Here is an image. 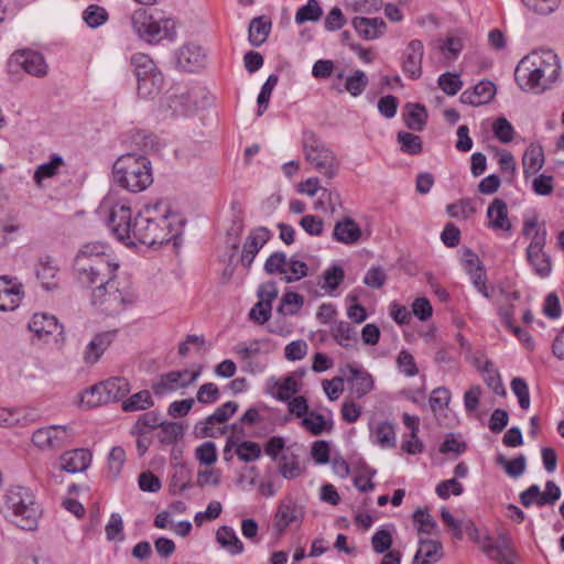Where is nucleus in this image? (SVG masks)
Here are the masks:
<instances>
[{
  "label": "nucleus",
  "mask_w": 564,
  "mask_h": 564,
  "mask_svg": "<svg viewBox=\"0 0 564 564\" xmlns=\"http://www.w3.org/2000/svg\"><path fill=\"white\" fill-rule=\"evenodd\" d=\"M119 262L111 248L100 241L87 242L80 247L74 261L73 271L77 283L91 290L94 305L106 302L107 296L122 300L116 283Z\"/></svg>",
  "instance_id": "f257e3e1"
},
{
  "label": "nucleus",
  "mask_w": 564,
  "mask_h": 564,
  "mask_svg": "<svg viewBox=\"0 0 564 564\" xmlns=\"http://www.w3.org/2000/svg\"><path fill=\"white\" fill-rule=\"evenodd\" d=\"M561 74V63L552 50H536L517 65L514 77L525 91L544 93L553 87Z\"/></svg>",
  "instance_id": "f03ea898"
},
{
  "label": "nucleus",
  "mask_w": 564,
  "mask_h": 564,
  "mask_svg": "<svg viewBox=\"0 0 564 564\" xmlns=\"http://www.w3.org/2000/svg\"><path fill=\"white\" fill-rule=\"evenodd\" d=\"M181 224L178 215L170 209L166 202L159 200L154 205H145L134 216L135 245L153 246L169 242L177 235L174 224Z\"/></svg>",
  "instance_id": "7ed1b4c3"
},
{
  "label": "nucleus",
  "mask_w": 564,
  "mask_h": 564,
  "mask_svg": "<svg viewBox=\"0 0 564 564\" xmlns=\"http://www.w3.org/2000/svg\"><path fill=\"white\" fill-rule=\"evenodd\" d=\"M1 512L23 530H34L42 513L33 491L24 486H10L2 496Z\"/></svg>",
  "instance_id": "20e7f679"
},
{
  "label": "nucleus",
  "mask_w": 564,
  "mask_h": 564,
  "mask_svg": "<svg viewBox=\"0 0 564 564\" xmlns=\"http://www.w3.org/2000/svg\"><path fill=\"white\" fill-rule=\"evenodd\" d=\"M112 175L117 185L132 193L142 192L153 183L150 160L135 153L121 155L113 164Z\"/></svg>",
  "instance_id": "39448f33"
},
{
  "label": "nucleus",
  "mask_w": 564,
  "mask_h": 564,
  "mask_svg": "<svg viewBox=\"0 0 564 564\" xmlns=\"http://www.w3.org/2000/svg\"><path fill=\"white\" fill-rule=\"evenodd\" d=\"M130 22L134 33L151 44L164 39L173 40L176 36L175 22L172 19L155 20L144 8L133 11Z\"/></svg>",
  "instance_id": "423d86ee"
},
{
  "label": "nucleus",
  "mask_w": 564,
  "mask_h": 564,
  "mask_svg": "<svg viewBox=\"0 0 564 564\" xmlns=\"http://www.w3.org/2000/svg\"><path fill=\"white\" fill-rule=\"evenodd\" d=\"M303 151L306 161L322 175L333 178L339 163L336 155L312 131L303 133Z\"/></svg>",
  "instance_id": "0eeeda50"
},
{
  "label": "nucleus",
  "mask_w": 564,
  "mask_h": 564,
  "mask_svg": "<svg viewBox=\"0 0 564 564\" xmlns=\"http://www.w3.org/2000/svg\"><path fill=\"white\" fill-rule=\"evenodd\" d=\"M129 391L130 384L127 379L113 377L86 390L82 394V403L87 408H96L100 404L119 401Z\"/></svg>",
  "instance_id": "6e6552de"
},
{
  "label": "nucleus",
  "mask_w": 564,
  "mask_h": 564,
  "mask_svg": "<svg viewBox=\"0 0 564 564\" xmlns=\"http://www.w3.org/2000/svg\"><path fill=\"white\" fill-rule=\"evenodd\" d=\"M108 227L113 236L127 246H135V226L132 210L124 204H115L108 217Z\"/></svg>",
  "instance_id": "1a4fd4ad"
},
{
  "label": "nucleus",
  "mask_w": 564,
  "mask_h": 564,
  "mask_svg": "<svg viewBox=\"0 0 564 564\" xmlns=\"http://www.w3.org/2000/svg\"><path fill=\"white\" fill-rule=\"evenodd\" d=\"M202 373V369L189 371L173 370L163 373L159 377L158 381L152 384V390L155 395H164L174 392L178 389H185L196 382Z\"/></svg>",
  "instance_id": "9d476101"
},
{
  "label": "nucleus",
  "mask_w": 564,
  "mask_h": 564,
  "mask_svg": "<svg viewBox=\"0 0 564 564\" xmlns=\"http://www.w3.org/2000/svg\"><path fill=\"white\" fill-rule=\"evenodd\" d=\"M305 517V509L292 499L281 501L278 506L273 519V530L278 536H281L288 528L295 525L299 528Z\"/></svg>",
  "instance_id": "9b49d317"
},
{
  "label": "nucleus",
  "mask_w": 564,
  "mask_h": 564,
  "mask_svg": "<svg viewBox=\"0 0 564 564\" xmlns=\"http://www.w3.org/2000/svg\"><path fill=\"white\" fill-rule=\"evenodd\" d=\"M441 519L442 521L451 529L453 535L457 540H462L464 536V531L467 533V535L473 539L476 543H478L481 547V550L490 556V553L492 551L494 544L492 540L489 536H485L484 541L478 535V529L474 525L473 522L463 523L459 520H456L452 513L446 509L443 508L441 510Z\"/></svg>",
  "instance_id": "f8f14e48"
},
{
  "label": "nucleus",
  "mask_w": 564,
  "mask_h": 564,
  "mask_svg": "<svg viewBox=\"0 0 564 564\" xmlns=\"http://www.w3.org/2000/svg\"><path fill=\"white\" fill-rule=\"evenodd\" d=\"M460 262L477 291L486 299H489L490 294L486 285V270L479 257L471 249L464 248L462 250Z\"/></svg>",
  "instance_id": "ddd939ff"
},
{
  "label": "nucleus",
  "mask_w": 564,
  "mask_h": 564,
  "mask_svg": "<svg viewBox=\"0 0 564 564\" xmlns=\"http://www.w3.org/2000/svg\"><path fill=\"white\" fill-rule=\"evenodd\" d=\"M561 497L560 487L552 480L545 485V491H541L538 485L530 486L520 494V502L523 507L529 508L532 505L543 507L554 505Z\"/></svg>",
  "instance_id": "4468645a"
},
{
  "label": "nucleus",
  "mask_w": 564,
  "mask_h": 564,
  "mask_svg": "<svg viewBox=\"0 0 564 564\" xmlns=\"http://www.w3.org/2000/svg\"><path fill=\"white\" fill-rule=\"evenodd\" d=\"M272 234L263 226L250 230L242 248L241 264L249 269L253 260L263 246L270 240Z\"/></svg>",
  "instance_id": "2eb2a0df"
},
{
  "label": "nucleus",
  "mask_w": 564,
  "mask_h": 564,
  "mask_svg": "<svg viewBox=\"0 0 564 564\" xmlns=\"http://www.w3.org/2000/svg\"><path fill=\"white\" fill-rule=\"evenodd\" d=\"M424 55V46L422 41L412 40L408 44L402 62L403 73L412 78L416 79L422 75V59Z\"/></svg>",
  "instance_id": "dca6fc26"
},
{
  "label": "nucleus",
  "mask_w": 564,
  "mask_h": 564,
  "mask_svg": "<svg viewBox=\"0 0 564 564\" xmlns=\"http://www.w3.org/2000/svg\"><path fill=\"white\" fill-rule=\"evenodd\" d=\"M22 295V284L17 279H10L7 275L0 276V311L15 310Z\"/></svg>",
  "instance_id": "f3484780"
},
{
  "label": "nucleus",
  "mask_w": 564,
  "mask_h": 564,
  "mask_svg": "<svg viewBox=\"0 0 564 564\" xmlns=\"http://www.w3.org/2000/svg\"><path fill=\"white\" fill-rule=\"evenodd\" d=\"M522 235L530 239L527 253L544 251L546 243V228L540 224L536 216L528 217L523 221Z\"/></svg>",
  "instance_id": "a211bd4d"
},
{
  "label": "nucleus",
  "mask_w": 564,
  "mask_h": 564,
  "mask_svg": "<svg viewBox=\"0 0 564 564\" xmlns=\"http://www.w3.org/2000/svg\"><path fill=\"white\" fill-rule=\"evenodd\" d=\"M61 469L76 474L85 471L91 463V453L86 448L66 451L59 456Z\"/></svg>",
  "instance_id": "6ab92c4d"
},
{
  "label": "nucleus",
  "mask_w": 564,
  "mask_h": 564,
  "mask_svg": "<svg viewBox=\"0 0 564 564\" xmlns=\"http://www.w3.org/2000/svg\"><path fill=\"white\" fill-rule=\"evenodd\" d=\"M352 28L366 41L381 37L387 31V24L381 18L355 17Z\"/></svg>",
  "instance_id": "aec40b11"
},
{
  "label": "nucleus",
  "mask_w": 564,
  "mask_h": 564,
  "mask_svg": "<svg viewBox=\"0 0 564 564\" xmlns=\"http://www.w3.org/2000/svg\"><path fill=\"white\" fill-rule=\"evenodd\" d=\"M346 380L351 386V391L357 398H362L373 389L372 376L361 367L348 365Z\"/></svg>",
  "instance_id": "412c9836"
},
{
  "label": "nucleus",
  "mask_w": 564,
  "mask_h": 564,
  "mask_svg": "<svg viewBox=\"0 0 564 564\" xmlns=\"http://www.w3.org/2000/svg\"><path fill=\"white\" fill-rule=\"evenodd\" d=\"M28 328L40 339L55 333H62V325L53 315L35 313L28 324Z\"/></svg>",
  "instance_id": "4be33fe9"
},
{
  "label": "nucleus",
  "mask_w": 564,
  "mask_h": 564,
  "mask_svg": "<svg viewBox=\"0 0 564 564\" xmlns=\"http://www.w3.org/2000/svg\"><path fill=\"white\" fill-rule=\"evenodd\" d=\"M205 54L200 46L196 44H186L182 46L177 54V65L185 72L193 73L203 66Z\"/></svg>",
  "instance_id": "5701e85b"
},
{
  "label": "nucleus",
  "mask_w": 564,
  "mask_h": 564,
  "mask_svg": "<svg viewBox=\"0 0 564 564\" xmlns=\"http://www.w3.org/2000/svg\"><path fill=\"white\" fill-rule=\"evenodd\" d=\"M18 63L30 75L43 77L47 73V65L43 55L34 51H23L15 55Z\"/></svg>",
  "instance_id": "b1692460"
},
{
  "label": "nucleus",
  "mask_w": 564,
  "mask_h": 564,
  "mask_svg": "<svg viewBox=\"0 0 564 564\" xmlns=\"http://www.w3.org/2000/svg\"><path fill=\"white\" fill-rule=\"evenodd\" d=\"M443 546L440 541L420 540L419 549L412 564H433L443 557Z\"/></svg>",
  "instance_id": "393cba45"
},
{
  "label": "nucleus",
  "mask_w": 564,
  "mask_h": 564,
  "mask_svg": "<svg viewBox=\"0 0 564 564\" xmlns=\"http://www.w3.org/2000/svg\"><path fill=\"white\" fill-rule=\"evenodd\" d=\"M494 99V83L482 80L475 85L473 90H465L460 95V101L471 106H480Z\"/></svg>",
  "instance_id": "a878e982"
},
{
  "label": "nucleus",
  "mask_w": 564,
  "mask_h": 564,
  "mask_svg": "<svg viewBox=\"0 0 564 564\" xmlns=\"http://www.w3.org/2000/svg\"><path fill=\"white\" fill-rule=\"evenodd\" d=\"M238 410V403L235 401H228L223 405L218 406L215 412L205 419V426L202 427L200 436L207 437L213 436L212 427L216 423L227 422Z\"/></svg>",
  "instance_id": "bb28decb"
},
{
  "label": "nucleus",
  "mask_w": 564,
  "mask_h": 564,
  "mask_svg": "<svg viewBox=\"0 0 564 564\" xmlns=\"http://www.w3.org/2000/svg\"><path fill=\"white\" fill-rule=\"evenodd\" d=\"M116 330H110L96 335L86 347L84 360L87 364L97 362L100 356L107 349V347L112 343L113 338L116 337Z\"/></svg>",
  "instance_id": "cd10ccee"
},
{
  "label": "nucleus",
  "mask_w": 564,
  "mask_h": 564,
  "mask_svg": "<svg viewBox=\"0 0 564 564\" xmlns=\"http://www.w3.org/2000/svg\"><path fill=\"white\" fill-rule=\"evenodd\" d=\"M333 237L339 242L354 245L360 239L361 229L354 219L345 218L336 223Z\"/></svg>",
  "instance_id": "c85d7f7f"
},
{
  "label": "nucleus",
  "mask_w": 564,
  "mask_h": 564,
  "mask_svg": "<svg viewBox=\"0 0 564 564\" xmlns=\"http://www.w3.org/2000/svg\"><path fill=\"white\" fill-rule=\"evenodd\" d=\"M496 562L498 564H522L507 533H499L496 538Z\"/></svg>",
  "instance_id": "c756f323"
},
{
  "label": "nucleus",
  "mask_w": 564,
  "mask_h": 564,
  "mask_svg": "<svg viewBox=\"0 0 564 564\" xmlns=\"http://www.w3.org/2000/svg\"><path fill=\"white\" fill-rule=\"evenodd\" d=\"M330 334L335 341L346 349L355 347L358 341L355 327L345 321L335 322L330 327Z\"/></svg>",
  "instance_id": "7c9ffc66"
},
{
  "label": "nucleus",
  "mask_w": 564,
  "mask_h": 564,
  "mask_svg": "<svg viewBox=\"0 0 564 564\" xmlns=\"http://www.w3.org/2000/svg\"><path fill=\"white\" fill-rule=\"evenodd\" d=\"M270 340L252 339L245 343H239L235 346L234 350L240 360L256 359L262 352H269Z\"/></svg>",
  "instance_id": "2f4dec72"
},
{
  "label": "nucleus",
  "mask_w": 564,
  "mask_h": 564,
  "mask_svg": "<svg viewBox=\"0 0 564 564\" xmlns=\"http://www.w3.org/2000/svg\"><path fill=\"white\" fill-rule=\"evenodd\" d=\"M405 126L413 131H422L427 121L426 108L421 104H406L403 113Z\"/></svg>",
  "instance_id": "473e14b6"
},
{
  "label": "nucleus",
  "mask_w": 564,
  "mask_h": 564,
  "mask_svg": "<svg viewBox=\"0 0 564 564\" xmlns=\"http://www.w3.org/2000/svg\"><path fill=\"white\" fill-rule=\"evenodd\" d=\"M216 540L231 555H238L243 552V544L231 527H220L216 532Z\"/></svg>",
  "instance_id": "72a5a7b5"
},
{
  "label": "nucleus",
  "mask_w": 564,
  "mask_h": 564,
  "mask_svg": "<svg viewBox=\"0 0 564 564\" xmlns=\"http://www.w3.org/2000/svg\"><path fill=\"white\" fill-rule=\"evenodd\" d=\"M137 83L138 95L142 98L151 99L161 93L164 84V78L161 73L139 78L137 79Z\"/></svg>",
  "instance_id": "f704fd0d"
},
{
  "label": "nucleus",
  "mask_w": 564,
  "mask_h": 564,
  "mask_svg": "<svg viewBox=\"0 0 564 564\" xmlns=\"http://www.w3.org/2000/svg\"><path fill=\"white\" fill-rule=\"evenodd\" d=\"M499 314H500L502 324L510 332H512L525 345L527 348L532 349L534 346V343H533V339L530 336V334L527 330H524L513 324V321H512L513 306L509 305L506 307H501Z\"/></svg>",
  "instance_id": "c9c22d12"
},
{
  "label": "nucleus",
  "mask_w": 564,
  "mask_h": 564,
  "mask_svg": "<svg viewBox=\"0 0 564 564\" xmlns=\"http://www.w3.org/2000/svg\"><path fill=\"white\" fill-rule=\"evenodd\" d=\"M131 65L137 77L143 78L154 74H161V70L155 65L154 61L144 53H135L131 57Z\"/></svg>",
  "instance_id": "e433bc0d"
},
{
  "label": "nucleus",
  "mask_w": 564,
  "mask_h": 564,
  "mask_svg": "<svg viewBox=\"0 0 564 564\" xmlns=\"http://www.w3.org/2000/svg\"><path fill=\"white\" fill-rule=\"evenodd\" d=\"M271 30V21L264 17L251 20L249 25V41L252 46H260L268 37Z\"/></svg>",
  "instance_id": "4c0bfd02"
},
{
  "label": "nucleus",
  "mask_w": 564,
  "mask_h": 564,
  "mask_svg": "<svg viewBox=\"0 0 564 564\" xmlns=\"http://www.w3.org/2000/svg\"><path fill=\"white\" fill-rule=\"evenodd\" d=\"M303 305L304 297L296 292L289 291L282 295L276 313L282 316H293L300 312Z\"/></svg>",
  "instance_id": "58836bf2"
},
{
  "label": "nucleus",
  "mask_w": 564,
  "mask_h": 564,
  "mask_svg": "<svg viewBox=\"0 0 564 564\" xmlns=\"http://www.w3.org/2000/svg\"><path fill=\"white\" fill-rule=\"evenodd\" d=\"M57 271V267L50 259L40 261L36 265V278L45 290L51 291L57 286L55 281Z\"/></svg>",
  "instance_id": "ea45409f"
},
{
  "label": "nucleus",
  "mask_w": 564,
  "mask_h": 564,
  "mask_svg": "<svg viewBox=\"0 0 564 564\" xmlns=\"http://www.w3.org/2000/svg\"><path fill=\"white\" fill-rule=\"evenodd\" d=\"M543 163L544 155L542 149L535 145H530L522 158L524 174L536 173L543 166Z\"/></svg>",
  "instance_id": "a19ab883"
},
{
  "label": "nucleus",
  "mask_w": 564,
  "mask_h": 564,
  "mask_svg": "<svg viewBox=\"0 0 564 564\" xmlns=\"http://www.w3.org/2000/svg\"><path fill=\"white\" fill-rule=\"evenodd\" d=\"M323 15V9L317 0H308L306 4L297 9L295 22L303 24L305 22H317Z\"/></svg>",
  "instance_id": "79ce46f5"
},
{
  "label": "nucleus",
  "mask_w": 564,
  "mask_h": 564,
  "mask_svg": "<svg viewBox=\"0 0 564 564\" xmlns=\"http://www.w3.org/2000/svg\"><path fill=\"white\" fill-rule=\"evenodd\" d=\"M162 423L156 412H147L139 416L137 422L132 425L130 433L148 434L150 431L160 427Z\"/></svg>",
  "instance_id": "37998d69"
},
{
  "label": "nucleus",
  "mask_w": 564,
  "mask_h": 564,
  "mask_svg": "<svg viewBox=\"0 0 564 564\" xmlns=\"http://www.w3.org/2000/svg\"><path fill=\"white\" fill-rule=\"evenodd\" d=\"M63 163L64 161L62 156L54 155L50 162L39 165L33 175L35 184L41 186L45 178H50L56 175Z\"/></svg>",
  "instance_id": "c03bdc74"
},
{
  "label": "nucleus",
  "mask_w": 564,
  "mask_h": 564,
  "mask_svg": "<svg viewBox=\"0 0 564 564\" xmlns=\"http://www.w3.org/2000/svg\"><path fill=\"white\" fill-rule=\"evenodd\" d=\"M153 405V400L148 390L139 391L123 401L122 409L127 412L147 410Z\"/></svg>",
  "instance_id": "a18cd8bd"
},
{
  "label": "nucleus",
  "mask_w": 564,
  "mask_h": 564,
  "mask_svg": "<svg viewBox=\"0 0 564 564\" xmlns=\"http://www.w3.org/2000/svg\"><path fill=\"white\" fill-rule=\"evenodd\" d=\"M183 426L176 422H163L160 426L158 438L161 444L171 445L183 436Z\"/></svg>",
  "instance_id": "49530a36"
},
{
  "label": "nucleus",
  "mask_w": 564,
  "mask_h": 564,
  "mask_svg": "<svg viewBox=\"0 0 564 564\" xmlns=\"http://www.w3.org/2000/svg\"><path fill=\"white\" fill-rule=\"evenodd\" d=\"M72 442L69 427L65 425H52L47 449H59Z\"/></svg>",
  "instance_id": "de8ad7c7"
},
{
  "label": "nucleus",
  "mask_w": 564,
  "mask_h": 564,
  "mask_svg": "<svg viewBox=\"0 0 564 564\" xmlns=\"http://www.w3.org/2000/svg\"><path fill=\"white\" fill-rule=\"evenodd\" d=\"M286 269L288 273L284 274L283 278L286 283L296 282L306 276L308 272L307 264L300 260L297 254H293L290 259H288Z\"/></svg>",
  "instance_id": "09e8293b"
},
{
  "label": "nucleus",
  "mask_w": 564,
  "mask_h": 564,
  "mask_svg": "<svg viewBox=\"0 0 564 564\" xmlns=\"http://www.w3.org/2000/svg\"><path fill=\"white\" fill-rule=\"evenodd\" d=\"M528 261L540 278H546L552 271L551 258L544 252L527 253Z\"/></svg>",
  "instance_id": "8fccbe9b"
},
{
  "label": "nucleus",
  "mask_w": 564,
  "mask_h": 564,
  "mask_svg": "<svg viewBox=\"0 0 564 564\" xmlns=\"http://www.w3.org/2000/svg\"><path fill=\"white\" fill-rule=\"evenodd\" d=\"M496 155L498 156V164L500 167V172L502 177L511 182L516 175L517 163L513 155L507 150H497Z\"/></svg>",
  "instance_id": "3c124183"
},
{
  "label": "nucleus",
  "mask_w": 564,
  "mask_h": 564,
  "mask_svg": "<svg viewBox=\"0 0 564 564\" xmlns=\"http://www.w3.org/2000/svg\"><path fill=\"white\" fill-rule=\"evenodd\" d=\"M375 435L378 445L381 447L392 448L395 446V433L391 423L387 421L380 422L375 430Z\"/></svg>",
  "instance_id": "603ef678"
},
{
  "label": "nucleus",
  "mask_w": 564,
  "mask_h": 564,
  "mask_svg": "<svg viewBox=\"0 0 564 564\" xmlns=\"http://www.w3.org/2000/svg\"><path fill=\"white\" fill-rule=\"evenodd\" d=\"M344 278H345L344 269L338 264L332 265L330 268L325 270L323 273V279H324L323 289L328 293L334 292L341 284V282L344 281Z\"/></svg>",
  "instance_id": "864d4df0"
},
{
  "label": "nucleus",
  "mask_w": 564,
  "mask_h": 564,
  "mask_svg": "<svg viewBox=\"0 0 564 564\" xmlns=\"http://www.w3.org/2000/svg\"><path fill=\"white\" fill-rule=\"evenodd\" d=\"M497 462L503 467L507 475L511 478H518L525 471L527 460L523 455H519L512 459L499 456Z\"/></svg>",
  "instance_id": "5fc2aeb1"
},
{
  "label": "nucleus",
  "mask_w": 564,
  "mask_h": 564,
  "mask_svg": "<svg viewBox=\"0 0 564 564\" xmlns=\"http://www.w3.org/2000/svg\"><path fill=\"white\" fill-rule=\"evenodd\" d=\"M397 140L401 145V150L408 154H419L422 152L421 138L411 132L400 131L397 134Z\"/></svg>",
  "instance_id": "6e6d98bb"
},
{
  "label": "nucleus",
  "mask_w": 564,
  "mask_h": 564,
  "mask_svg": "<svg viewBox=\"0 0 564 564\" xmlns=\"http://www.w3.org/2000/svg\"><path fill=\"white\" fill-rule=\"evenodd\" d=\"M447 214L453 218H468L477 212V206L473 204L470 198H463L454 204L447 205Z\"/></svg>",
  "instance_id": "4d7b16f0"
},
{
  "label": "nucleus",
  "mask_w": 564,
  "mask_h": 564,
  "mask_svg": "<svg viewBox=\"0 0 564 564\" xmlns=\"http://www.w3.org/2000/svg\"><path fill=\"white\" fill-rule=\"evenodd\" d=\"M286 263H288L286 254L281 251H275L272 254H270V257L267 259L263 269L268 274H271V275L272 274H286L288 273Z\"/></svg>",
  "instance_id": "13d9d810"
},
{
  "label": "nucleus",
  "mask_w": 564,
  "mask_h": 564,
  "mask_svg": "<svg viewBox=\"0 0 564 564\" xmlns=\"http://www.w3.org/2000/svg\"><path fill=\"white\" fill-rule=\"evenodd\" d=\"M83 19L88 26L95 29L102 25L108 20V13L106 9L90 4L83 13Z\"/></svg>",
  "instance_id": "bf43d9fd"
},
{
  "label": "nucleus",
  "mask_w": 564,
  "mask_h": 564,
  "mask_svg": "<svg viewBox=\"0 0 564 564\" xmlns=\"http://www.w3.org/2000/svg\"><path fill=\"white\" fill-rule=\"evenodd\" d=\"M368 85V77L362 70H356L351 76L347 77L345 89L354 97L362 94Z\"/></svg>",
  "instance_id": "052dcab7"
},
{
  "label": "nucleus",
  "mask_w": 564,
  "mask_h": 564,
  "mask_svg": "<svg viewBox=\"0 0 564 564\" xmlns=\"http://www.w3.org/2000/svg\"><path fill=\"white\" fill-rule=\"evenodd\" d=\"M279 77L276 74H271L265 83L262 85L261 90L258 95V106L259 111L258 115L261 116L264 110H267L269 100L272 94V90L274 89L275 85L278 84Z\"/></svg>",
  "instance_id": "680f3d73"
},
{
  "label": "nucleus",
  "mask_w": 564,
  "mask_h": 564,
  "mask_svg": "<svg viewBox=\"0 0 564 564\" xmlns=\"http://www.w3.org/2000/svg\"><path fill=\"white\" fill-rule=\"evenodd\" d=\"M236 453L240 460L250 463L261 456V447L256 442L245 441L237 446Z\"/></svg>",
  "instance_id": "e2e57ef3"
},
{
  "label": "nucleus",
  "mask_w": 564,
  "mask_h": 564,
  "mask_svg": "<svg viewBox=\"0 0 564 564\" xmlns=\"http://www.w3.org/2000/svg\"><path fill=\"white\" fill-rule=\"evenodd\" d=\"M302 424L311 434L321 435L327 423L323 414L312 411L303 417Z\"/></svg>",
  "instance_id": "0e129e2a"
},
{
  "label": "nucleus",
  "mask_w": 564,
  "mask_h": 564,
  "mask_svg": "<svg viewBox=\"0 0 564 564\" xmlns=\"http://www.w3.org/2000/svg\"><path fill=\"white\" fill-rule=\"evenodd\" d=\"M220 399V391L214 382H207L199 387L196 400L202 404H213Z\"/></svg>",
  "instance_id": "69168bd1"
},
{
  "label": "nucleus",
  "mask_w": 564,
  "mask_h": 564,
  "mask_svg": "<svg viewBox=\"0 0 564 564\" xmlns=\"http://www.w3.org/2000/svg\"><path fill=\"white\" fill-rule=\"evenodd\" d=\"M195 455L200 464L208 466L215 464L217 460V449L215 443L212 441L204 442L196 448Z\"/></svg>",
  "instance_id": "338daca9"
},
{
  "label": "nucleus",
  "mask_w": 564,
  "mask_h": 564,
  "mask_svg": "<svg viewBox=\"0 0 564 564\" xmlns=\"http://www.w3.org/2000/svg\"><path fill=\"white\" fill-rule=\"evenodd\" d=\"M397 366L406 377H414L419 373L414 357L408 350H401L399 352L397 357Z\"/></svg>",
  "instance_id": "774afa93"
}]
</instances>
